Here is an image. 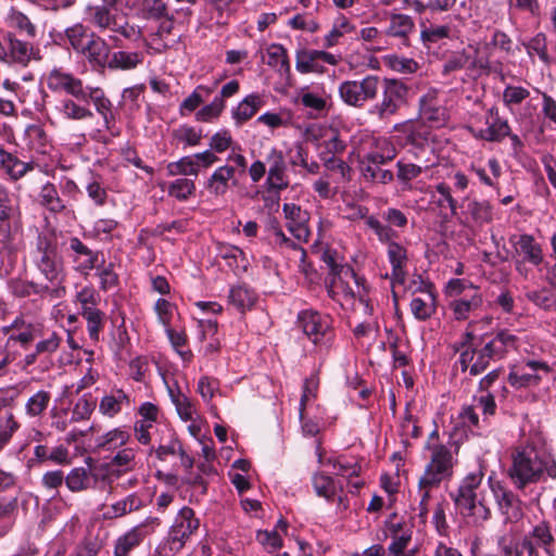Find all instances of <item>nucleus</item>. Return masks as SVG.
I'll use <instances>...</instances> for the list:
<instances>
[{
  "instance_id": "f257e3e1",
  "label": "nucleus",
  "mask_w": 556,
  "mask_h": 556,
  "mask_svg": "<svg viewBox=\"0 0 556 556\" xmlns=\"http://www.w3.org/2000/svg\"><path fill=\"white\" fill-rule=\"evenodd\" d=\"M47 87L53 92H65L54 105L55 114L64 121L83 122L94 117L90 103L103 119V126L111 130L115 122L113 103L100 87L85 85L84 81L62 67H53L46 76Z\"/></svg>"
},
{
  "instance_id": "f03ea898",
  "label": "nucleus",
  "mask_w": 556,
  "mask_h": 556,
  "mask_svg": "<svg viewBox=\"0 0 556 556\" xmlns=\"http://www.w3.org/2000/svg\"><path fill=\"white\" fill-rule=\"evenodd\" d=\"M510 460L507 476L518 491L544 481L546 477L556 480L555 457L534 445L515 447L510 454Z\"/></svg>"
},
{
  "instance_id": "7ed1b4c3",
  "label": "nucleus",
  "mask_w": 556,
  "mask_h": 556,
  "mask_svg": "<svg viewBox=\"0 0 556 556\" xmlns=\"http://www.w3.org/2000/svg\"><path fill=\"white\" fill-rule=\"evenodd\" d=\"M366 226L371 229L378 240L387 245V257L391 265V286L404 285L407 275L408 254L407 249L395 241V230L384 225L374 215L366 218Z\"/></svg>"
},
{
  "instance_id": "20e7f679",
  "label": "nucleus",
  "mask_w": 556,
  "mask_h": 556,
  "mask_svg": "<svg viewBox=\"0 0 556 556\" xmlns=\"http://www.w3.org/2000/svg\"><path fill=\"white\" fill-rule=\"evenodd\" d=\"M380 99L370 105L367 115L379 123L390 122L408 102L409 88L400 79L380 78Z\"/></svg>"
},
{
  "instance_id": "39448f33",
  "label": "nucleus",
  "mask_w": 556,
  "mask_h": 556,
  "mask_svg": "<svg viewBox=\"0 0 556 556\" xmlns=\"http://www.w3.org/2000/svg\"><path fill=\"white\" fill-rule=\"evenodd\" d=\"M483 478L484 473L481 469L468 473L462 480L454 498L460 515L469 518L475 525H482L491 517L490 508L483 501L477 498V489L481 485Z\"/></svg>"
},
{
  "instance_id": "423d86ee",
  "label": "nucleus",
  "mask_w": 556,
  "mask_h": 556,
  "mask_svg": "<svg viewBox=\"0 0 556 556\" xmlns=\"http://www.w3.org/2000/svg\"><path fill=\"white\" fill-rule=\"evenodd\" d=\"M29 256L31 263L47 281L52 286L61 285L64 279V267L54 239L46 235H38Z\"/></svg>"
},
{
  "instance_id": "0eeeda50",
  "label": "nucleus",
  "mask_w": 556,
  "mask_h": 556,
  "mask_svg": "<svg viewBox=\"0 0 556 556\" xmlns=\"http://www.w3.org/2000/svg\"><path fill=\"white\" fill-rule=\"evenodd\" d=\"M396 155L393 144L384 138L375 139L369 151L359 159V168L366 181L389 184L393 180V173L383 169L382 165L391 162Z\"/></svg>"
},
{
  "instance_id": "6e6552de",
  "label": "nucleus",
  "mask_w": 556,
  "mask_h": 556,
  "mask_svg": "<svg viewBox=\"0 0 556 556\" xmlns=\"http://www.w3.org/2000/svg\"><path fill=\"white\" fill-rule=\"evenodd\" d=\"M199 527L200 520L195 517L193 509L188 506L180 508L169 528L167 538L156 548L159 556H175L184 548Z\"/></svg>"
},
{
  "instance_id": "1a4fd4ad",
  "label": "nucleus",
  "mask_w": 556,
  "mask_h": 556,
  "mask_svg": "<svg viewBox=\"0 0 556 556\" xmlns=\"http://www.w3.org/2000/svg\"><path fill=\"white\" fill-rule=\"evenodd\" d=\"M20 200L0 184V243L9 248L22 232Z\"/></svg>"
},
{
  "instance_id": "9d476101",
  "label": "nucleus",
  "mask_w": 556,
  "mask_h": 556,
  "mask_svg": "<svg viewBox=\"0 0 556 556\" xmlns=\"http://www.w3.org/2000/svg\"><path fill=\"white\" fill-rule=\"evenodd\" d=\"M425 448L430 452V457L419 479L424 485L440 486L453 475L455 464L453 453L442 443H426Z\"/></svg>"
},
{
  "instance_id": "9b49d317",
  "label": "nucleus",
  "mask_w": 556,
  "mask_h": 556,
  "mask_svg": "<svg viewBox=\"0 0 556 556\" xmlns=\"http://www.w3.org/2000/svg\"><path fill=\"white\" fill-rule=\"evenodd\" d=\"M296 325L314 345L325 349L330 346L333 331L329 315L314 309H303L298 314Z\"/></svg>"
},
{
  "instance_id": "f8f14e48",
  "label": "nucleus",
  "mask_w": 556,
  "mask_h": 556,
  "mask_svg": "<svg viewBox=\"0 0 556 556\" xmlns=\"http://www.w3.org/2000/svg\"><path fill=\"white\" fill-rule=\"evenodd\" d=\"M90 23L100 30H109L122 35L129 40H138L141 37V28L128 23L125 15L116 12L108 5L90 8Z\"/></svg>"
},
{
  "instance_id": "ddd939ff",
  "label": "nucleus",
  "mask_w": 556,
  "mask_h": 556,
  "mask_svg": "<svg viewBox=\"0 0 556 556\" xmlns=\"http://www.w3.org/2000/svg\"><path fill=\"white\" fill-rule=\"evenodd\" d=\"M339 96L349 106L362 109L377 98L380 91V77L366 75L359 80H344L339 85Z\"/></svg>"
},
{
  "instance_id": "4468645a",
  "label": "nucleus",
  "mask_w": 556,
  "mask_h": 556,
  "mask_svg": "<svg viewBox=\"0 0 556 556\" xmlns=\"http://www.w3.org/2000/svg\"><path fill=\"white\" fill-rule=\"evenodd\" d=\"M351 280L358 285L355 271L349 266L332 267V276L326 278L328 295L344 309L353 308L356 300Z\"/></svg>"
},
{
  "instance_id": "2eb2a0df",
  "label": "nucleus",
  "mask_w": 556,
  "mask_h": 556,
  "mask_svg": "<svg viewBox=\"0 0 556 556\" xmlns=\"http://www.w3.org/2000/svg\"><path fill=\"white\" fill-rule=\"evenodd\" d=\"M490 490L500 514L506 522H517L523 516L522 502L503 481L488 479Z\"/></svg>"
},
{
  "instance_id": "dca6fc26",
  "label": "nucleus",
  "mask_w": 556,
  "mask_h": 556,
  "mask_svg": "<svg viewBox=\"0 0 556 556\" xmlns=\"http://www.w3.org/2000/svg\"><path fill=\"white\" fill-rule=\"evenodd\" d=\"M31 39L20 38L14 33H8L5 36V61L27 66L30 61H40L42 59L40 49L30 41Z\"/></svg>"
},
{
  "instance_id": "f3484780",
  "label": "nucleus",
  "mask_w": 556,
  "mask_h": 556,
  "mask_svg": "<svg viewBox=\"0 0 556 556\" xmlns=\"http://www.w3.org/2000/svg\"><path fill=\"white\" fill-rule=\"evenodd\" d=\"M340 58L323 50L301 48L295 52V70L301 74H324L325 63L337 65Z\"/></svg>"
},
{
  "instance_id": "a211bd4d",
  "label": "nucleus",
  "mask_w": 556,
  "mask_h": 556,
  "mask_svg": "<svg viewBox=\"0 0 556 556\" xmlns=\"http://www.w3.org/2000/svg\"><path fill=\"white\" fill-rule=\"evenodd\" d=\"M161 525L157 517H149L140 525L135 526L121 535L114 546V556H129L131 551L138 547L143 539Z\"/></svg>"
},
{
  "instance_id": "6ab92c4d",
  "label": "nucleus",
  "mask_w": 556,
  "mask_h": 556,
  "mask_svg": "<svg viewBox=\"0 0 556 556\" xmlns=\"http://www.w3.org/2000/svg\"><path fill=\"white\" fill-rule=\"evenodd\" d=\"M509 242L514 248V252L520 260H516V269L521 273V265L529 263L539 266L544 260L543 250L534 237L529 233L513 235Z\"/></svg>"
},
{
  "instance_id": "aec40b11",
  "label": "nucleus",
  "mask_w": 556,
  "mask_h": 556,
  "mask_svg": "<svg viewBox=\"0 0 556 556\" xmlns=\"http://www.w3.org/2000/svg\"><path fill=\"white\" fill-rule=\"evenodd\" d=\"M485 128L475 129L469 127L470 132L477 139L489 142H501L509 135L508 121L500 115L498 109L492 105L485 113Z\"/></svg>"
},
{
  "instance_id": "412c9836",
  "label": "nucleus",
  "mask_w": 556,
  "mask_h": 556,
  "mask_svg": "<svg viewBox=\"0 0 556 556\" xmlns=\"http://www.w3.org/2000/svg\"><path fill=\"white\" fill-rule=\"evenodd\" d=\"M265 162L268 165L265 182L267 190L279 194L280 191L289 187L285 156L280 150L271 148L265 156Z\"/></svg>"
},
{
  "instance_id": "4be33fe9",
  "label": "nucleus",
  "mask_w": 556,
  "mask_h": 556,
  "mask_svg": "<svg viewBox=\"0 0 556 556\" xmlns=\"http://www.w3.org/2000/svg\"><path fill=\"white\" fill-rule=\"evenodd\" d=\"M420 117L433 126H443L448 119V112L439 97L437 89H429L419 98Z\"/></svg>"
},
{
  "instance_id": "5701e85b",
  "label": "nucleus",
  "mask_w": 556,
  "mask_h": 556,
  "mask_svg": "<svg viewBox=\"0 0 556 556\" xmlns=\"http://www.w3.org/2000/svg\"><path fill=\"white\" fill-rule=\"evenodd\" d=\"M394 131H402L406 135V144H409L417 155L418 152H433V139L431 131L421 124L407 121L404 123L395 124Z\"/></svg>"
},
{
  "instance_id": "b1692460",
  "label": "nucleus",
  "mask_w": 556,
  "mask_h": 556,
  "mask_svg": "<svg viewBox=\"0 0 556 556\" xmlns=\"http://www.w3.org/2000/svg\"><path fill=\"white\" fill-rule=\"evenodd\" d=\"M68 244L76 271L87 276L90 270L98 267L99 256L101 254L99 251L91 250L77 237H72Z\"/></svg>"
},
{
  "instance_id": "393cba45",
  "label": "nucleus",
  "mask_w": 556,
  "mask_h": 556,
  "mask_svg": "<svg viewBox=\"0 0 556 556\" xmlns=\"http://www.w3.org/2000/svg\"><path fill=\"white\" fill-rule=\"evenodd\" d=\"M8 287L10 292L16 298H28L31 295L43 296L46 294L59 298L65 293L64 287L51 288L49 285L27 281L20 278L11 279Z\"/></svg>"
},
{
  "instance_id": "a878e982",
  "label": "nucleus",
  "mask_w": 556,
  "mask_h": 556,
  "mask_svg": "<svg viewBox=\"0 0 556 556\" xmlns=\"http://www.w3.org/2000/svg\"><path fill=\"white\" fill-rule=\"evenodd\" d=\"M483 296L478 287H470V292L465 295L452 299L448 307L455 320L463 321L469 318L470 314L482 306Z\"/></svg>"
},
{
  "instance_id": "bb28decb",
  "label": "nucleus",
  "mask_w": 556,
  "mask_h": 556,
  "mask_svg": "<svg viewBox=\"0 0 556 556\" xmlns=\"http://www.w3.org/2000/svg\"><path fill=\"white\" fill-rule=\"evenodd\" d=\"M236 167L225 164L217 167L205 181V188L214 197H223L227 193L230 186L236 187Z\"/></svg>"
},
{
  "instance_id": "cd10ccee",
  "label": "nucleus",
  "mask_w": 556,
  "mask_h": 556,
  "mask_svg": "<svg viewBox=\"0 0 556 556\" xmlns=\"http://www.w3.org/2000/svg\"><path fill=\"white\" fill-rule=\"evenodd\" d=\"M493 361L485 345L482 348H473L471 350L462 351L459 355V364L462 371H469L470 376L482 374Z\"/></svg>"
},
{
  "instance_id": "c85d7f7f",
  "label": "nucleus",
  "mask_w": 556,
  "mask_h": 556,
  "mask_svg": "<svg viewBox=\"0 0 556 556\" xmlns=\"http://www.w3.org/2000/svg\"><path fill=\"white\" fill-rule=\"evenodd\" d=\"M421 292L422 296H415L412 299L409 307L413 316L425 321L429 319L435 313V294L431 290V285H426L424 281L420 282L419 287L414 292Z\"/></svg>"
},
{
  "instance_id": "c756f323",
  "label": "nucleus",
  "mask_w": 556,
  "mask_h": 556,
  "mask_svg": "<svg viewBox=\"0 0 556 556\" xmlns=\"http://www.w3.org/2000/svg\"><path fill=\"white\" fill-rule=\"evenodd\" d=\"M459 215L471 219L476 225L488 224L492 220V206L486 200L465 197L459 204Z\"/></svg>"
},
{
  "instance_id": "7c9ffc66",
  "label": "nucleus",
  "mask_w": 556,
  "mask_h": 556,
  "mask_svg": "<svg viewBox=\"0 0 556 556\" xmlns=\"http://www.w3.org/2000/svg\"><path fill=\"white\" fill-rule=\"evenodd\" d=\"M94 68H104L108 66L111 49L104 39L93 34L89 41L79 52Z\"/></svg>"
},
{
  "instance_id": "2f4dec72",
  "label": "nucleus",
  "mask_w": 556,
  "mask_h": 556,
  "mask_svg": "<svg viewBox=\"0 0 556 556\" xmlns=\"http://www.w3.org/2000/svg\"><path fill=\"white\" fill-rule=\"evenodd\" d=\"M160 20L161 22L156 30L150 35V38L146 42L148 48L157 53L172 48L176 43V40L169 37L174 29V17L167 13Z\"/></svg>"
},
{
  "instance_id": "473e14b6",
  "label": "nucleus",
  "mask_w": 556,
  "mask_h": 556,
  "mask_svg": "<svg viewBox=\"0 0 556 556\" xmlns=\"http://www.w3.org/2000/svg\"><path fill=\"white\" fill-rule=\"evenodd\" d=\"M517 342L518 338L515 334L506 329H501L484 345L494 361L504 358L509 350H516Z\"/></svg>"
},
{
  "instance_id": "72a5a7b5",
  "label": "nucleus",
  "mask_w": 556,
  "mask_h": 556,
  "mask_svg": "<svg viewBox=\"0 0 556 556\" xmlns=\"http://www.w3.org/2000/svg\"><path fill=\"white\" fill-rule=\"evenodd\" d=\"M34 167L35 164L33 162H23L0 146V169L3 170L10 179L16 181L27 173L33 172Z\"/></svg>"
},
{
  "instance_id": "f704fd0d",
  "label": "nucleus",
  "mask_w": 556,
  "mask_h": 556,
  "mask_svg": "<svg viewBox=\"0 0 556 556\" xmlns=\"http://www.w3.org/2000/svg\"><path fill=\"white\" fill-rule=\"evenodd\" d=\"M419 26L420 40L427 47L438 43L443 39H451L454 37V28L450 24L438 25L431 23L428 18L421 17Z\"/></svg>"
},
{
  "instance_id": "c9c22d12",
  "label": "nucleus",
  "mask_w": 556,
  "mask_h": 556,
  "mask_svg": "<svg viewBox=\"0 0 556 556\" xmlns=\"http://www.w3.org/2000/svg\"><path fill=\"white\" fill-rule=\"evenodd\" d=\"M38 200L41 206L54 214L63 213L68 208V200L62 198L55 185L50 181L42 184Z\"/></svg>"
},
{
  "instance_id": "e433bc0d",
  "label": "nucleus",
  "mask_w": 556,
  "mask_h": 556,
  "mask_svg": "<svg viewBox=\"0 0 556 556\" xmlns=\"http://www.w3.org/2000/svg\"><path fill=\"white\" fill-rule=\"evenodd\" d=\"M263 105L264 100L261 94H248L236 108L232 109L231 116L235 123L240 126L251 119Z\"/></svg>"
},
{
  "instance_id": "4c0bfd02",
  "label": "nucleus",
  "mask_w": 556,
  "mask_h": 556,
  "mask_svg": "<svg viewBox=\"0 0 556 556\" xmlns=\"http://www.w3.org/2000/svg\"><path fill=\"white\" fill-rule=\"evenodd\" d=\"M144 60L142 51H116L113 52L108 67L111 70L131 71L141 65Z\"/></svg>"
},
{
  "instance_id": "58836bf2",
  "label": "nucleus",
  "mask_w": 556,
  "mask_h": 556,
  "mask_svg": "<svg viewBox=\"0 0 556 556\" xmlns=\"http://www.w3.org/2000/svg\"><path fill=\"white\" fill-rule=\"evenodd\" d=\"M130 405V397L122 389L113 390L111 394L104 395L99 404V412L108 417H114L121 413L123 406Z\"/></svg>"
},
{
  "instance_id": "ea45409f",
  "label": "nucleus",
  "mask_w": 556,
  "mask_h": 556,
  "mask_svg": "<svg viewBox=\"0 0 556 556\" xmlns=\"http://www.w3.org/2000/svg\"><path fill=\"white\" fill-rule=\"evenodd\" d=\"M268 60L267 64L275 68L281 76L289 77L291 75V65L287 49L280 43H271L266 50Z\"/></svg>"
},
{
  "instance_id": "a19ab883",
  "label": "nucleus",
  "mask_w": 556,
  "mask_h": 556,
  "mask_svg": "<svg viewBox=\"0 0 556 556\" xmlns=\"http://www.w3.org/2000/svg\"><path fill=\"white\" fill-rule=\"evenodd\" d=\"M228 299L230 304L241 313H244L255 304L256 294L247 285H238L229 290Z\"/></svg>"
},
{
  "instance_id": "79ce46f5",
  "label": "nucleus",
  "mask_w": 556,
  "mask_h": 556,
  "mask_svg": "<svg viewBox=\"0 0 556 556\" xmlns=\"http://www.w3.org/2000/svg\"><path fill=\"white\" fill-rule=\"evenodd\" d=\"M25 140L30 150L45 154L50 146L49 137L41 125L33 124L25 129Z\"/></svg>"
},
{
  "instance_id": "37998d69",
  "label": "nucleus",
  "mask_w": 556,
  "mask_h": 556,
  "mask_svg": "<svg viewBox=\"0 0 556 556\" xmlns=\"http://www.w3.org/2000/svg\"><path fill=\"white\" fill-rule=\"evenodd\" d=\"M130 439V433L122 428H115L109 432L99 435L96 439V445L98 448L104 451H114L125 445Z\"/></svg>"
},
{
  "instance_id": "c03bdc74",
  "label": "nucleus",
  "mask_w": 556,
  "mask_h": 556,
  "mask_svg": "<svg viewBox=\"0 0 556 556\" xmlns=\"http://www.w3.org/2000/svg\"><path fill=\"white\" fill-rule=\"evenodd\" d=\"M143 506L142 500L135 493L127 495L125 498L112 504L104 516L106 518H118L131 511L139 510Z\"/></svg>"
},
{
  "instance_id": "a18cd8bd",
  "label": "nucleus",
  "mask_w": 556,
  "mask_h": 556,
  "mask_svg": "<svg viewBox=\"0 0 556 556\" xmlns=\"http://www.w3.org/2000/svg\"><path fill=\"white\" fill-rule=\"evenodd\" d=\"M312 485L317 496L331 502L336 498L338 488L332 477L324 473L316 472L312 477Z\"/></svg>"
},
{
  "instance_id": "49530a36",
  "label": "nucleus",
  "mask_w": 556,
  "mask_h": 556,
  "mask_svg": "<svg viewBox=\"0 0 556 556\" xmlns=\"http://www.w3.org/2000/svg\"><path fill=\"white\" fill-rule=\"evenodd\" d=\"M415 23L409 15L402 13H392L387 34L392 37L407 38L413 33Z\"/></svg>"
},
{
  "instance_id": "de8ad7c7",
  "label": "nucleus",
  "mask_w": 556,
  "mask_h": 556,
  "mask_svg": "<svg viewBox=\"0 0 556 556\" xmlns=\"http://www.w3.org/2000/svg\"><path fill=\"white\" fill-rule=\"evenodd\" d=\"M80 315L87 323L89 338L94 342L99 341L100 333L105 325V314L96 307L92 309H85L80 312Z\"/></svg>"
},
{
  "instance_id": "09e8293b",
  "label": "nucleus",
  "mask_w": 556,
  "mask_h": 556,
  "mask_svg": "<svg viewBox=\"0 0 556 556\" xmlns=\"http://www.w3.org/2000/svg\"><path fill=\"white\" fill-rule=\"evenodd\" d=\"M355 30V26L343 15L337 17L331 30L325 36V47L331 48L340 42V39Z\"/></svg>"
},
{
  "instance_id": "8fccbe9b",
  "label": "nucleus",
  "mask_w": 556,
  "mask_h": 556,
  "mask_svg": "<svg viewBox=\"0 0 556 556\" xmlns=\"http://www.w3.org/2000/svg\"><path fill=\"white\" fill-rule=\"evenodd\" d=\"M216 248L217 255L223 260L228 261V265L230 267L239 266V262L242 264L244 269L249 265L247 255L240 248L224 242H218Z\"/></svg>"
},
{
  "instance_id": "3c124183",
  "label": "nucleus",
  "mask_w": 556,
  "mask_h": 556,
  "mask_svg": "<svg viewBox=\"0 0 556 556\" xmlns=\"http://www.w3.org/2000/svg\"><path fill=\"white\" fill-rule=\"evenodd\" d=\"M167 192L178 201H187L195 192V182L186 177L177 178L168 184Z\"/></svg>"
},
{
  "instance_id": "603ef678",
  "label": "nucleus",
  "mask_w": 556,
  "mask_h": 556,
  "mask_svg": "<svg viewBox=\"0 0 556 556\" xmlns=\"http://www.w3.org/2000/svg\"><path fill=\"white\" fill-rule=\"evenodd\" d=\"M90 471L84 467L73 468L65 477V484L72 492H81L90 486Z\"/></svg>"
},
{
  "instance_id": "864d4df0",
  "label": "nucleus",
  "mask_w": 556,
  "mask_h": 556,
  "mask_svg": "<svg viewBox=\"0 0 556 556\" xmlns=\"http://www.w3.org/2000/svg\"><path fill=\"white\" fill-rule=\"evenodd\" d=\"M195 160L192 155H187L180 157L178 161L170 162L166 166V172L168 176H194L199 175L197 169Z\"/></svg>"
},
{
  "instance_id": "5fc2aeb1",
  "label": "nucleus",
  "mask_w": 556,
  "mask_h": 556,
  "mask_svg": "<svg viewBox=\"0 0 556 556\" xmlns=\"http://www.w3.org/2000/svg\"><path fill=\"white\" fill-rule=\"evenodd\" d=\"M50 401V392L39 390L27 400L25 404V412L29 417H39L48 408Z\"/></svg>"
},
{
  "instance_id": "6e6d98bb",
  "label": "nucleus",
  "mask_w": 556,
  "mask_h": 556,
  "mask_svg": "<svg viewBox=\"0 0 556 556\" xmlns=\"http://www.w3.org/2000/svg\"><path fill=\"white\" fill-rule=\"evenodd\" d=\"M530 536L531 541L533 540L535 544L543 547L548 555H552L555 539L552 534L549 526L546 522L542 521L534 526Z\"/></svg>"
},
{
  "instance_id": "4d7b16f0",
  "label": "nucleus",
  "mask_w": 556,
  "mask_h": 556,
  "mask_svg": "<svg viewBox=\"0 0 556 556\" xmlns=\"http://www.w3.org/2000/svg\"><path fill=\"white\" fill-rule=\"evenodd\" d=\"M94 33L89 31L83 24H75L65 29V36L76 52L84 50V46L89 41Z\"/></svg>"
},
{
  "instance_id": "13d9d810",
  "label": "nucleus",
  "mask_w": 556,
  "mask_h": 556,
  "mask_svg": "<svg viewBox=\"0 0 556 556\" xmlns=\"http://www.w3.org/2000/svg\"><path fill=\"white\" fill-rule=\"evenodd\" d=\"M496 544L498 553L482 551L479 547H472V556H513L514 549V535L511 533H505L497 538Z\"/></svg>"
},
{
  "instance_id": "bf43d9fd",
  "label": "nucleus",
  "mask_w": 556,
  "mask_h": 556,
  "mask_svg": "<svg viewBox=\"0 0 556 556\" xmlns=\"http://www.w3.org/2000/svg\"><path fill=\"white\" fill-rule=\"evenodd\" d=\"M212 89L205 86H198L193 92L188 96L180 104L179 111L181 115L193 112L203 101L204 97H208Z\"/></svg>"
},
{
  "instance_id": "052dcab7",
  "label": "nucleus",
  "mask_w": 556,
  "mask_h": 556,
  "mask_svg": "<svg viewBox=\"0 0 556 556\" xmlns=\"http://www.w3.org/2000/svg\"><path fill=\"white\" fill-rule=\"evenodd\" d=\"M327 464L332 466L336 475L345 478L357 476L361 470L356 462H349L343 457L328 458Z\"/></svg>"
},
{
  "instance_id": "680f3d73",
  "label": "nucleus",
  "mask_w": 556,
  "mask_h": 556,
  "mask_svg": "<svg viewBox=\"0 0 556 556\" xmlns=\"http://www.w3.org/2000/svg\"><path fill=\"white\" fill-rule=\"evenodd\" d=\"M435 190L441 195L437 202L438 206L443 207L444 203H446L451 215L457 217L459 215L458 210L460 203L452 195V188L445 182H440L435 186Z\"/></svg>"
},
{
  "instance_id": "e2e57ef3",
  "label": "nucleus",
  "mask_w": 556,
  "mask_h": 556,
  "mask_svg": "<svg viewBox=\"0 0 556 556\" xmlns=\"http://www.w3.org/2000/svg\"><path fill=\"white\" fill-rule=\"evenodd\" d=\"M11 25L24 33L26 38L34 39L37 36V27L35 24L22 12L14 11L10 17Z\"/></svg>"
},
{
  "instance_id": "0e129e2a",
  "label": "nucleus",
  "mask_w": 556,
  "mask_h": 556,
  "mask_svg": "<svg viewBox=\"0 0 556 556\" xmlns=\"http://www.w3.org/2000/svg\"><path fill=\"white\" fill-rule=\"evenodd\" d=\"M166 334L168 340L175 351L181 356L184 361H189L192 357V353L190 350H182V348L187 344V336L184 331H176L168 327H165Z\"/></svg>"
},
{
  "instance_id": "69168bd1",
  "label": "nucleus",
  "mask_w": 556,
  "mask_h": 556,
  "mask_svg": "<svg viewBox=\"0 0 556 556\" xmlns=\"http://www.w3.org/2000/svg\"><path fill=\"white\" fill-rule=\"evenodd\" d=\"M20 428V424L15 420L12 413L4 417H0V452L11 441L13 434Z\"/></svg>"
},
{
  "instance_id": "338daca9",
  "label": "nucleus",
  "mask_w": 556,
  "mask_h": 556,
  "mask_svg": "<svg viewBox=\"0 0 556 556\" xmlns=\"http://www.w3.org/2000/svg\"><path fill=\"white\" fill-rule=\"evenodd\" d=\"M197 391L200 393L202 400L210 404L216 393L220 394L219 381L210 376H203L199 379Z\"/></svg>"
},
{
  "instance_id": "774afa93",
  "label": "nucleus",
  "mask_w": 556,
  "mask_h": 556,
  "mask_svg": "<svg viewBox=\"0 0 556 556\" xmlns=\"http://www.w3.org/2000/svg\"><path fill=\"white\" fill-rule=\"evenodd\" d=\"M413 530H404V532L392 535L391 543L388 546V553L390 556H401L403 552L407 551L409 543L412 542Z\"/></svg>"
}]
</instances>
